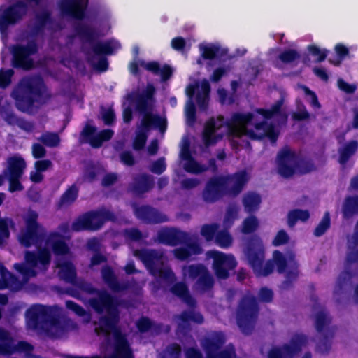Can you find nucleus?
Masks as SVG:
<instances>
[{"label":"nucleus","instance_id":"obj_6","mask_svg":"<svg viewBox=\"0 0 358 358\" xmlns=\"http://www.w3.org/2000/svg\"><path fill=\"white\" fill-rule=\"evenodd\" d=\"M134 255L141 261L150 274L164 280L169 284L173 283L176 277L172 269L164 266V252L156 249L143 248L136 250Z\"/></svg>","mask_w":358,"mask_h":358},{"label":"nucleus","instance_id":"obj_3","mask_svg":"<svg viewBox=\"0 0 358 358\" xmlns=\"http://www.w3.org/2000/svg\"><path fill=\"white\" fill-rule=\"evenodd\" d=\"M156 94V88L152 83H148L145 88L135 95L136 110L143 114L139 130L133 141L132 147L135 150H143L148 139V132L152 129H157L161 133H164L167 129V120L157 114L152 113Z\"/></svg>","mask_w":358,"mask_h":358},{"label":"nucleus","instance_id":"obj_33","mask_svg":"<svg viewBox=\"0 0 358 358\" xmlns=\"http://www.w3.org/2000/svg\"><path fill=\"white\" fill-rule=\"evenodd\" d=\"M177 317L181 322V323L178 324V327L181 329L184 328L185 326L188 327L190 322L198 324H201L204 322L203 315L194 310H183Z\"/></svg>","mask_w":358,"mask_h":358},{"label":"nucleus","instance_id":"obj_17","mask_svg":"<svg viewBox=\"0 0 358 358\" xmlns=\"http://www.w3.org/2000/svg\"><path fill=\"white\" fill-rule=\"evenodd\" d=\"M34 350L31 344L24 341L13 343V338L9 332L0 327V355H11L16 352L30 353Z\"/></svg>","mask_w":358,"mask_h":358},{"label":"nucleus","instance_id":"obj_16","mask_svg":"<svg viewBox=\"0 0 358 358\" xmlns=\"http://www.w3.org/2000/svg\"><path fill=\"white\" fill-rule=\"evenodd\" d=\"M89 0H59L58 7L62 15L77 20L86 17Z\"/></svg>","mask_w":358,"mask_h":358},{"label":"nucleus","instance_id":"obj_15","mask_svg":"<svg viewBox=\"0 0 358 358\" xmlns=\"http://www.w3.org/2000/svg\"><path fill=\"white\" fill-rule=\"evenodd\" d=\"M210 257L213 259V268L216 276L220 279H227L229 276V271L234 269L237 262L232 255L216 250L209 252Z\"/></svg>","mask_w":358,"mask_h":358},{"label":"nucleus","instance_id":"obj_7","mask_svg":"<svg viewBox=\"0 0 358 358\" xmlns=\"http://www.w3.org/2000/svg\"><path fill=\"white\" fill-rule=\"evenodd\" d=\"M259 312V305L255 296H245L241 299L236 311V323L243 334L252 333Z\"/></svg>","mask_w":358,"mask_h":358},{"label":"nucleus","instance_id":"obj_28","mask_svg":"<svg viewBox=\"0 0 358 358\" xmlns=\"http://www.w3.org/2000/svg\"><path fill=\"white\" fill-rule=\"evenodd\" d=\"M140 64L145 70L152 73L154 75L160 76L162 82L169 80L173 73V68L167 64H164L161 66L160 64L157 61H151L146 63L142 60L140 62Z\"/></svg>","mask_w":358,"mask_h":358},{"label":"nucleus","instance_id":"obj_60","mask_svg":"<svg viewBox=\"0 0 358 358\" xmlns=\"http://www.w3.org/2000/svg\"><path fill=\"white\" fill-rule=\"evenodd\" d=\"M166 164L165 159L164 157H160L152 163L150 167V171L153 173L161 175L166 171Z\"/></svg>","mask_w":358,"mask_h":358},{"label":"nucleus","instance_id":"obj_37","mask_svg":"<svg viewBox=\"0 0 358 358\" xmlns=\"http://www.w3.org/2000/svg\"><path fill=\"white\" fill-rule=\"evenodd\" d=\"M59 275L65 282L75 284L76 281V270L72 262L66 261L59 266Z\"/></svg>","mask_w":358,"mask_h":358},{"label":"nucleus","instance_id":"obj_36","mask_svg":"<svg viewBox=\"0 0 358 358\" xmlns=\"http://www.w3.org/2000/svg\"><path fill=\"white\" fill-rule=\"evenodd\" d=\"M261 201V196L255 192H248L243 197V205L245 210L250 214L259 209Z\"/></svg>","mask_w":358,"mask_h":358},{"label":"nucleus","instance_id":"obj_38","mask_svg":"<svg viewBox=\"0 0 358 358\" xmlns=\"http://www.w3.org/2000/svg\"><path fill=\"white\" fill-rule=\"evenodd\" d=\"M74 30L80 38L86 40L92 46L96 43L94 41L97 38L98 34L93 28L79 23L74 27Z\"/></svg>","mask_w":358,"mask_h":358},{"label":"nucleus","instance_id":"obj_29","mask_svg":"<svg viewBox=\"0 0 358 358\" xmlns=\"http://www.w3.org/2000/svg\"><path fill=\"white\" fill-rule=\"evenodd\" d=\"M101 273L103 282L113 292H120L128 289V285L127 283H120L118 281L117 278L110 266L106 265L103 266Z\"/></svg>","mask_w":358,"mask_h":358},{"label":"nucleus","instance_id":"obj_13","mask_svg":"<svg viewBox=\"0 0 358 358\" xmlns=\"http://www.w3.org/2000/svg\"><path fill=\"white\" fill-rule=\"evenodd\" d=\"M308 344V337L303 334H294L289 341L281 346L273 347L268 352V358H294Z\"/></svg>","mask_w":358,"mask_h":358},{"label":"nucleus","instance_id":"obj_46","mask_svg":"<svg viewBox=\"0 0 358 358\" xmlns=\"http://www.w3.org/2000/svg\"><path fill=\"white\" fill-rule=\"evenodd\" d=\"M184 169L189 173L199 174L204 173L208 170V167L196 162L194 158L184 164Z\"/></svg>","mask_w":358,"mask_h":358},{"label":"nucleus","instance_id":"obj_21","mask_svg":"<svg viewBox=\"0 0 358 358\" xmlns=\"http://www.w3.org/2000/svg\"><path fill=\"white\" fill-rule=\"evenodd\" d=\"M296 163V154L289 150L280 151L277 156L278 171L283 178H288L295 173Z\"/></svg>","mask_w":358,"mask_h":358},{"label":"nucleus","instance_id":"obj_25","mask_svg":"<svg viewBox=\"0 0 358 358\" xmlns=\"http://www.w3.org/2000/svg\"><path fill=\"white\" fill-rule=\"evenodd\" d=\"M92 48L94 55L100 57L94 66L95 69L101 72L107 71L108 62L106 56L113 53V48L110 43L97 41Z\"/></svg>","mask_w":358,"mask_h":358},{"label":"nucleus","instance_id":"obj_57","mask_svg":"<svg viewBox=\"0 0 358 358\" xmlns=\"http://www.w3.org/2000/svg\"><path fill=\"white\" fill-rule=\"evenodd\" d=\"M9 223L13 224L11 219L0 218V244L10 236Z\"/></svg>","mask_w":358,"mask_h":358},{"label":"nucleus","instance_id":"obj_34","mask_svg":"<svg viewBox=\"0 0 358 358\" xmlns=\"http://www.w3.org/2000/svg\"><path fill=\"white\" fill-rule=\"evenodd\" d=\"M214 285V278L208 270L195 281L194 284V290L203 294L211 291Z\"/></svg>","mask_w":358,"mask_h":358},{"label":"nucleus","instance_id":"obj_59","mask_svg":"<svg viewBox=\"0 0 358 358\" xmlns=\"http://www.w3.org/2000/svg\"><path fill=\"white\" fill-rule=\"evenodd\" d=\"M124 236L131 241L138 242L143 238L142 232L137 228L125 229L123 231Z\"/></svg>","mask_w":358,"mask_h":358},{"label":"nucleus","instance_id":"obj_40","mask_svg":"<svg viewBox=\"0 0 358 358\" xmlns=\"http://www.w3.org/2000/svg\"><path fill=\"white\" fill-rule=\"evenodd\" d=\"M254 115L252 113H234L232 114L230 120H229L227 125L229 128L233 126H246L251 123Z\"/></svg>","mask_w":358,"mask_h":358},{"label":"nucleus","instance_id":"obj_24","mask_svg":"<svg viewBox=\"0 0 358 358\" xmlns=\"http://www.w3.org/2000/svg\"><path fill=\"white\" fill-rule=\"evenodd\" d=\"M53 23L52 13L48 9L36 13L34 15V22L30 27V36L35 38L40 35H43L45 32L47 25Z\"/></svg>","mask_w":358,"mask_h":358},{"label":"nucleus","instance_id":"obj_9","mask_svg":"<svg viewBox=\"0 0 358 358\" xmlns=\"http://www.w3.org/2000/svg\"><path fill=\"white\" fill-rule=\"evenodd\" d=\"M25 315L27 325L33 329H42L44 325L55 324L57 322L53 306L34 304L27 310Z\"/></svg>","mask_w":358,"mask_h":358},{"label":"nucleus","instance_id":"obj_32","mask_svg":"<svg viewBox=\"0 0 358 358\" xmlns=\"http://www.w3.org/2000/svg\"><path fill=\"white\" fill-rule=\"evenodd\" d=\"M170 291L189 307L194 308L196 306V301L190 294L188 287L185 282L174 283L170 288Z\"/></svg>","mask_w":358,"mask_h":358},{"label":"nucleus","instance_id":"obj_64","mask_svg":"<svg viewBox=\"0 0 358 358\" xmlns=\"http://www.w3.org/2000/svg\"><path fill=\"white\" fill-rule=\"evenodd\" d=\"M167 353L169 358H181L182 349L179 344L172 343L167 347Z\"/></svg>","mask_w":358,"mask_h":358},{"label":"nucleus","instance_id":"obj_19","mask_svg":"<svg viewBox=\"0 0 358 358\" xmlns=\"http://www.w3.org/2000/svg\"><path fill=\"white\" fill-rule=\"evenodd\" d=\"M222 179L226 195L231 197L239 195L248 181V173L244 170L222 176Z\"/></svg>","mask_w":358,"mask_h":358},{"label":"nucleus","instance_id":"obj_41","mask_svg":"<svg viewBox=\"0 0 358 358\" xmlns=\"http://www.w3.org/2000/svg\"><path fill=\"white\" fill-rule=\"evenodd\" d=\"M256 129L264 130V135L266 136L272 143H275L278 138L279 133L275 130L273 124H268L265 121H262L255 124Z\"/></svg>","mask_w":358,"mask_h":358},{"label":"nucleus","instance_id":"obj_42","mask_svg":"<svg viewBox=\"0 0 358 358\" xmlns=\"http://www.w3.org/2000/svg\"><path fill=\"white\" fill-rule=\"evenodd\" d=\"M330 321L324 311H319L315 314V327L317 333L320 334H329L327 329Z\"/></svg>","mask_w":358,"mask_h":358},{"label":"nucleus","instance_id":"obj_4","mask_svg":"<svg viewBox=\"0 0 358 358\" xmlns=\"http://www.w3.org/2000/svg\"><path fill=\"white\" fill-rule=\"evenodd\" d=\"M15 108L20 112L31 113L36 103H43L50 98L47 87L39 76H24L19 80L10 92Z\"/></svg>","mask_w":358,"mask_h":358},{"label":"nucleus","instance_id":"obj_55","mask_svg":"<svg viewBox=\"0 0 358 358\" xmlns=\"http://www.w3.org/2000/svg\"><path fill=\"white\" fill-rule=\"evenodd\" d=\"M14 268L24 278L34 277L36 275L35 270L24 263H15Z\"/></svg>","mask_w":358,"mask_h":358},{"label":"nucleus","instance_id":"obj_50","mask_svg":"<svg viewBox=\"0 0 358 358\" xmlns=\"http://www.w3.org/2000/svg\"><path fill=\"white\" fill-rule=\"evenodd\" d=\"M215 241L219 246L225 248L232 244V237L227 230H222L217 233Z\"/></svg>","mask_w":358,"mask_h":358},{"label":"nucleus","instance_id":"obj_43","mask_svg":"<svg viewBox=\"0 0 358 358\" xmlns=\"http://www.w3.org/2000/svg\"><path fill=\"white\" fill-rule=\"evenodd\" d=\"M208 269L202 264H191L184 267L183 271L192 280H196L201 275Z\"/></svg>","mask_w":358,"mask_h":358},{"label":"nucleus","instance_id":"obj_14","mask_svg":"<svg viewBox=\"0 0 358 358\" xmlns=\"http://www.w3.org/2000/svg\"><path fill=\"white\" fill-rule=\"evenodd\" d=\"M28 11V5L23 1H17L2 10L0 8V32L6 34L8 27L16 24Z\"/></svg>","mask_w":358,"mask_h":358},{"label":"nucleus","instance_id":"obj_35","mask_svg":"<svg viewBox=\"0 0 358 358\" xmlns=\"http://www.w3.org/2000/svg\"><path fill=\"white\" fill-rule=\"evenodd\" d=\"M26 162L22 157L13 156L8 159V176L22 177Z\"/></svg>","mask_w":358,"mask_h":358},{"label":"nucleus","instance_id":"obj_18","mask_svg":"<svg viewBox=\"0 0 358 358\" xmlns=\"http://www.w3.org/2000/svg\"><path fill=\"white\" fill-rule=\"evenodd\" d=\"M224 195H226V193L222 176H213L210 178L206 182L201 193L202 199L206 203H214L221 199Z\"/></svg>","mask_w":358,"mask_h":358},{"label":"nucleus","instance_id":"obj_5","mask_svg":"<svg viewBox=\"0 0 358 358\" xmlns=\"http://www.w3.org/2000/svg\"><path fill=\"white\" fill-rule=\"evenodd\" d=\"M353 277H358V229L355 227L351 241L348 245L345 271H342L337 278L334 294L340 296L346 293L352 287L351 279Z\"/></svg>","mask_w":358,"mask_h":358},{"label":"nucleus","instance_id":"obj_23","mask_svg":"<svg viewBox=\"0 0 358 358\" xmlns=\"http://www.w3.org/2000/svg\"><path fill=\"white\" fill-rule=\"evenodd\" d=\"M155 185L154 178L147 173L137 174L129 185V189L136 196H141L151 190Z\"/></svg>","mask_w":358,"mask_h":358},{"label":"nucleus","instance_id":"obj_44","mask_svg":"<svg viewBox=\"0 0 358 358\" xmlns=\"http://www.w3.org/2000/svg\"><path fill=\"white\" fill-rule=\"evenodd\" d=\"M331 227V217L328 211L325 212L322 220L316 226L313 234L316 237H320L324 235Z\"/></svg>","mask_w":358,"mask_h":358},{"label":"nucleus","instance_id":"obj_1","mask_svg":"<svg viewBox=\"0 0 358 358\" xmlns=\"http://www.w3.org/2000/svg\"><path fill=\"white\" fill-rule=\"evenodd\" d=\"M245 255L248 264L258 276L269 275L273 272L275 266L278 273H285V279L280 285L282 289H291L299 275V264L292 251L288 252L286 257L280 250H274L273 259L268 260L264 265L265 250L262 239L257 235L248 239Z\"/></svg>","mask_w":358,"mask_h":358},{"label":"nucleus","instance_id":"obj_49","mask_svg":"<svg viewBox=\"0 0 358 358\" xmlns=\"http://www.w3.org/2000/svg\"><path fill=\"white\" fill-rule=\"evenodd\" d=\"M334 50L337 55L338 59L333 60L331 58H329L328 61L331 64L339 66L341 61L345 59L347 55H348L349 49L343 44L338 43L335 45Z\"/></svg>","mask_w":358,"mask_h":358},{"label":"nucleus","instance_id":"obj_8","mask_svg":"<svg viewBox=\"0 0 358 358\" xmlns=\"http://www.w3.org/2000/svg\"><path fill=\"white\" fill-rule=\"evenodd\" d=\"M115 220L114 213L108 210H89L75 219L71 224V230L76 232L95 231L101 229L106 222Z\"/></svg>","mask_w":358,"mask_h":358},{"label":"nucleus","instance_id":"obj_12","mask_svg":"<svg viewBox=\"0 0 358 358\" xmlns=\"http://www.w3.org/2000/svg\"><path fill=\"white\" fill-rule=\"evenodd\" d=\"M38 213L29 208L24 217L25 230L22 231L19 238L20 242L26 248L37 244L43 238L41 233L42 226L38 223Z\"/></svg>","mask_w":358,"mask_h":358},{"label":"nucleus","instance_id":"obj_63","mask_svg":"<svg viewBox=\"0 0 358 358\" xmlns=\"http://www.w3.org/2000/svg\"><path fill=\"white\" fill-rule=\"evenodd\" d=\"M136 325L141 333H145L152 328V322L148 317L142 316L137 320Z\"/></svg>","mask_w":358,"mask_h":358},{"label":"nucleus","instance_id":"obj_20","mask_svg":"<svg viewBox=\"0 0 358 358\" xmlns=\"http://www.w3.org/2000/svg\"><path fill=\"white\" fill-rule=\"evenodd\" d=\"M134 212L136 217L145 224H156L169 221L166 215L150 205L135 206Z\"/></svg>","mask_w":358,"mask_h":358},{"label":"nucleus","instance_id":"obj_2","mask_svg":"<svg viewBox=\"0 0 358 358\" xmlns=\"http://www.w3.org/2000/svg\"><path fill=\"white\" fill-rule=\"evenodd\" d=\"M97 296L89 299V304L98 314L106 313V315L99 318V330L101 333L108 335L113 333L116 357L120 358H134L133 352L124 334L121 331L118 324L120 322V310L118 299L106 290H100Z\"/></svg>","mask_w":358,"mask_h":358},{"label":"nucleus","instance_id":"obj_54","mask_svg":"<svg viewBox=\"0 0 358 358\" xmlns=\"http://www.w3.org/2000/svg\"><path fill=\"white\" fill-rule=\"evenodd\" d=\"M322 338L317 343L316 349L321 354H327L331 348L330 338L329 334H323Z\"/></svg>","mask_w":358,"mask_h":358},{"label":"nucleus","instance_id":"obj_39","mask_svg":"<svg viewBox=\"0 0 358 358\" xmlns=\"http://www.w3.org/2000/svg\"><path fill=\"white\" fill-rule=\"evenodd\" d=\"M358 149V142L352 140L347 143L343 148L338 150V162L341 165H345L350 158L357 152Z\"/></svg>","mask_w":358,"mask_h":358},{"label":"nucleus","instance_id":"obj_48","mask_svg":"<svg viewBox=\"0 0 358 358\" xmlns=\"http://www.w3.org/2000/svg\"><path fill=\"white\" fill-rule=\"evenodd\" d=\"M301 57L299 52L295 49H287L282 51L278 59L284 64H289L299 59Z\"/></svg>","mask_w":358,"mask_h":358},{"label":"nucleus","instance_id":"obj_31","mask_svg":"<svg viewBox=\"0 0 358 358\" xmlns=\"http://www.w3.org/2000/svg\"><path fill=\"white\" fill-rule=\"evenodd\" d=\"M79 196V188L76 183L69 186L55 203L57 210L68 208L73 205Z\"/></svg>","mask_w":358,"mask_h":358},{"label":"nucleus","instance_id":"obj_56","mask_svg":"<svg viewBox=\"0 0 358 358\" xmlns=\"http://www.w3.org/2000/svg\"><path fill=\"white\" fill-rule=\"evenodd\" d=\"M201 55L205 59H213L216 57L220 51V47L217 45H205L201 48Z\"/></svg>","mask_w":358,"mask_h":358},{"label":"nucleus","instance_id":"obj_58","mask_svg":"<svg viewBox=\"0 0 358 358\" xmlns=\"http://www.w3.org/2000/svg\"><path fill=\"white\" fill-rule=\"evenodd\" d=\"M303 90L305 95L306 96L307 101L311 105V106L314 108H320L321 105L318 101L316 93L305 85L303 87Z\"/></svg>","mask_w":358,"mask_h":358},{"label":"nucleus","instance_id":"obj_61","mask_svg":"<svg viewBox=\"0 0 358 358\" xmlns=\"http://www.w3.org/2000/svg\"><path fill=\"white\" fill-rule=\"evenodd\" d=\"M289 241V236L288 234L284 229H280L278 231L275 236L274 237L272 244L273 245L278 247L282 245L287 244Z\"/></svg>","mask_w":358,"mask_h":358},{"label":"nucleus","instance_id":"obj_10","mask_svg":"<svg viewBox=\"0 0 358 358\" xmlns=\"http://www.w3.org/2000/svg\"><path fill=\"white\" fill-rule=\"evenodd\" d=\"M38 52V46L35 40L29 41L26 45L16 44L11 48V64L13 67L25 71L34 68V62L31 56Z\"/></svg>","mask_w":358,"mask_h":358},{"label":"nucleus","instance_id":"obj_45","mask_svg":"<svg viewBox=\"0 0 358 358\" xmlns=\"http://www.w3.org/2000/svg\"><path fill=\"white\" fill-rule=\"evenodd\" d=\"M38 140L45 146L50 148L57 147L60 143V138L58 134L55 132H46L43 134Z\"/></svg>","mask_w":358,"mask_h":358},{"label":"nucleus","instance_id":"obj_62","mask_svg":"<svg viewBox=\"0 0 358 358\" xmlns=\"http://www.w3.org/2000/svg\"><path fill=\"white\" fill-rule=\"evenodd\" d=\"M259 300L263 303H271L273 299V292L266 287L260 288L258 292Z\"/></svg>","mask_w":358,"mask_h":358},{"label":"nucleus","instance_id":"obj_52","mask_svg":"<svg viewBox=\"0 0 358 358\" xmlns=\"http://www.w3.org/2000/svg\"><path fill=\"white\" fill-rule=\"evenodd\" d=\"M307 50L310 55L317 57V62H322L324 61L329 52L327 49H320L315 44L308 45Z\"/></svg>","mask_w":358,"mask_h":358},{"label":"nucleus","instance_id":"obj_30","mask_svg":"<svg viewBox=\"0 0 358 358\" xmlns=\"http://www.w3.org/2000/svg\"><path fill=\"white\" fill-rule=\"evenodd\" d=\"M343 221L349 222L358 216V195L347 196L341 207Z\"/></svg>","mask_w":358,"mask_h":358},{"label":"nucleus","instance_id":"obj_47","mask_svg":"<svg viewBox=\"0 0 358 358\" xmlns=\"http://www.w3.org/2000/svg\"><path fill=\"white\" fill-rule=\"evenodd\" d=\"M259 227V222L255 215L246 217L242 225V232L245 234L253 233Z\"/></svg>","mask_w":358,"mask_h":358},{"label":"nucleus","instance_id":"obj_26","mask_svg":"<svg viewBox=\"0 0 358 358\" xmlns=\"http://www.w3.org/2000/svg\"><path fill=\"white\" fill-rule=\"evenodd\" d=\"M180 244L185 245V247H180L174 249L173 253L174 257L180 261L188 259L192 255H200L203 249L196 241H192L189 235L187 236L186 242H180Z\"/></svg>","mask_w":358,"mask_h":358},{"label":"nucleus","instance_id":"obj_51","mask_svg":"<svg viewBox=\"0 0 358 358\" xmlns=\"http://www.w3.org/2000/svg\"><path fill=\"white\" fill-rule=\"evenodd\" d=\"M14 73V70L12 69H0V88L6 89L11 84Z\"/></svg>","mask_w":358,"mask_h":358},{"label":"nucleus","instance_id":"obj_22","mask_svg":"<svg viewBox=\"0 0 358 358\" xmlns=\"http://www.w3.org/2000/svg\"><path fill=\"white\" fill-rule=\"evenodd\" d=\"M188 235L187 232L176 228H165L157 232V241L162 244L176 246L180 242H186Z\"/></svg>","mask_w":358,"mask_h":358},{"label":"nucleus","instance_id":"obj_27","mask_svg":"<svg viewBox=\"0 0 358 358\" xmlns=\"http://www.w3.org/2000/svg\"><path fill=\"white\" fill-rule=\"evenodd\" d=\"M46 244L51 248L56 256H64L70 252L68 244L59 232H50L46 239Z\"/></svg>","mask_w":358,"mask_h":358},{"label":"nucleus","instance_id":"obj_53","mask_svg":"<svg viewBox=\"0 0 358 358\" xmlns=\"http://www.w3.org/2000/svg\"><path fill=\"white\" fill-rule=\"evenodd\" d=\"M218 226L216 224H206L202 226L201 234L207 241H212L216 236Z\"/></svg>","mask_w":358,"mask_h":358},{"label":"nucleus","instance_id":"obj_11","mask_svg":"<svg viewBox=\"0 0 358 358\" xmlns=\"http://www.w3.org/2000/svg\"><path fill=\"white\" fill-rule=\"evenodd\" d=\"M225 342V336L222 331H215L205 338L201 345L207 358H236L234 349L221 350Z\"/></svg>","mask_w":358,"mask_h":358}]
</instances>
